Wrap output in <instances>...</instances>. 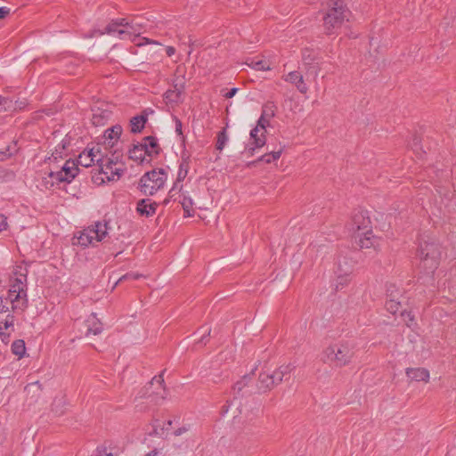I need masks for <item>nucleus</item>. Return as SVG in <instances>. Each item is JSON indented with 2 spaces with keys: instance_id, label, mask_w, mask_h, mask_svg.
<instances>
[{
  "instance_id": "obj_3",
  "label": "nucleus",
  "mask_w": 456,
  "mask_h": 456,
  "mask_svg": "<svg viewBox=\"0 0 456 456\" xmlns=\"http://www.w3.org/2000/svg\"><path fill=\"white\" fill-rule=\"evenodd\" d=\"M99 151H94V149L85 151L79 154L77 164L74 160H67L59 171H51L49 177L57 183L66 182L70 183L77 175L78 167L80 165L85 167H91L94 161L97 162V154Z\"/></svg>"
},
{
  "instance_id": "obj_16",
  "label": "nucleus",
  "mask_w": 456,
  "mask_h": 456,
  "mask_svg": "<svg viewBox=\"0 0 456 456\" xmlns=\"http://www.w3.org/2000/svg\"><path fill=\"white\" fill-rule=\"evenodd\" d=\"M353 238L361 248H376L379 246V239L372 234L371 230H370V232H362Z\"/></svg>"
},
{
  "instance_id": "obj_17",
  "label": "nucleus",
  "mask_w": 456,
  "mask_h": 456,
  "mask_svg": "<svg viewBox=\"0 0 456 456\" xmlns=\"http://www.w3.org/2000/svg\"><path fill=\"white\" fill-rule=\"evenodd\" d=\"M158 203L150 199L140 200L136 204V212L144 217H151L155 215Z\"/></svg>"
},
{
  "instance_id": "obj_58",
  "label": "nucleus",
  "mask_w": 456,
  "mask_h": 456,
  "mask_svg": "<svg viewBox=\"0 0 456 456\" xmlns=\"http://www.w3.org/2000/svg\"><path fill=\"white\" fill-rule=\"evenodd\" d=\"M227 411H228V407H224L223 408V412L224 413V412H227Z\"/></svg>"
},
{
  "instance_id": "obj_35",
  "label": "nucleus",
  "mask_w": 456,
  "mask_h": 456,
  "mask_svg": "<svg viewBox=\"0 0 456 456\" xmlns=\"http://www.w3.org/2000/svg\"><path fill=\"white\" fill-rule=\"evenodd\" d=\"M351 273V268L346 267V270H338V281L336 284V289H338L339 286H343L348 281V275Z\"/></svg>"
},
{
  "instance_id": "obj_45",
  "label": "nucleus",
  "mask_w": 456,
  "mask_h": 456,
  "mask_svg": "<svg viewBox=\"0 0 456 456\" xmlns=\"http://www.w3.org/2000/svg\"><path fill=\"white\" fill-rule=\"evenodd\" d=\"M402 317L403 318V321L405 322L406 325L408 327H411L414 321V316L410 312H403Z\"/></svg>"
},
{
  "instance_id": "obj_41",
  "label": "nucleus",
  "mask_w": 456,
  "mask_h": 456,
  "mask_svg": "<svg viewBox=\"0 0 456 456\" xmlns=\"http://www.w3.org/2000/svg\"><path fill=\"white\" fill-rule=\"evenodd\" d=\"M181 204L183 206V210L187 213V215L190 216H191V208H192V200L191 198L189 197H186V196H183L182 201H181Z\"/></svg>"
},
{
  "instance_id": "obj_18",
  "label": "nucleus",
  "mask_w": 456,
  "mask_h": 456,
  "mask_svg": "<svg viewBox=\"0 0 456 456\" xmlns=\"http://www.w3.org/2000/svg\"><path fill=\"white\" fill-rule=\"evenodd\" d=\"M285 81L291 83L296 86L297 89L301 94H305L308 91V87L304 81L303 75L299 71H291L285 77Z\"/></svg>"
},
{
  "instance_id": "obj_33",
  "label": "nucleus",
  "mask_w": 456,
  "mask_h": 456,
  "mask_svg": "<svg viewBox=\"0 0 456 456\" xmlns=\"http://www.w3.org/2000/svg\"><path fill=\"white\" fill-rule=\"evenodd\" d=\"M400 307L401 303L399 301V297H392L386 302V309L393 314H396Z\"/></svg>"
},
{
  "instance_id": "obj_14",
  "label": "nucleus",
  "mask_w": 456,
  "mask_h": 456,
  "mask_svg": "<svg viewBox=\"0 0 456 456\" xmlns=\"http://www.w3.org/2000/svg\"><path fill=\"white\" fill-rule=\"evenodd\" d=\"M250 142L245 147L244 153L248 156H253L256 150L262 148L265 142V133H260V127H254L250 131Z\"/></svg>"
},
{
  "instance_id": "obj_59",
  "label": "nucleus",
  "mask_w": 456,
  "mask_h": 456,
  "mask_svg": "<svg viewBox=\"0 0 456 456\" xmlns=\"http://www.w3.org/2000/svg\"><path fill=\"white\" fill-rule=\"evenodd\" d=\"M167 203H168V200H166L164 201V204H167Z\"/></svg>"
},
{
  "instance_id": "obj_54",
  "label": "nucleus",
  "mask_w": 456,
  "mask_h": 456,
  "mask_svg": "<svg viewBox=\"0 0 456 456\" xmlns=\"http://www.w3.org/2000/svg\"><path fill=\"white\" fill-rule=\"evenodd\" d=\"M175 48L172 47V46H168L167 49V54L168 56H172L174 53H175Z\"/></svg>"
},
{
  "instance_id": "obj_23",
  "label": "nucleus",
  "mask_w": 456,
  "mask_h": 456,
  "mask_svg": "<svg viewBox=\"0 0 456 456\" xmlns=\"http://www.w3.org/2000/svg\"><path fill=\"white\" fill-rule=\"evenodd\" d=\"M92 122L94 126H102L110 117V111L97 108L93 110Z\"/></svg>"
},
{
  "instance_id": "obj_42",
  "label": "nucleus",
  "mask_w": 456,
  "mask_h": 456,
  "mask_svg": "<svg viewBox=\"0 0 456 456\" xmlns=\"http://www.w3.org/2000/svg\"><path fill=\"white\" fill-rule=\"evenodd\" d=\"M261 116H265L271 119L274 116L273 106L272 104H265L263 108Z\"/></svg>"
},
{
  "instance_id": "obj_26",
  "label": "nucleus",
  "mask_w": 456,
  "mask_h": 456,
  "mask_svg": "<svg viewBox=\"0 0 456 456\" xmlns=\"http://www.w3.org/2000/svg\"><path fill=\"white\" fill-rule=\"evenodd\" d=\"M173 421L168 420L166 423V426L160 427L159 424V420L155 419L152 422V431L151 434H154L159 436H165L167 435V431L169 430V428L172 426Z\"/></svg>"
},
{
  "instance_id": "obj_48",
  "label": "nucleus",
  "mask_w": 456,
  "mask_h": 456,
  "mask_svg": "<svg viewBox=\"0 0 456 456\" xmlns=\"http://www.w3.org/2000/svg\"><path fill=\"white\" fill-rule=\"evenodd\" d=\"M8 224H7V218L0 214V232L7 230Z\"/></svg>"
},
{
  "instance_id": "obj_52",
  "label": "nucleus",
  "mask_w": 456,
  "mask_h": 456,
  "mask_svg": "<svg viewBox=\"0 0 456 456\" xmlns=\"http://www.w3.org/2000/svg\"><path fill=\"white\" fill-rule=\"evenodd\" d=\"M204 332L206 333V335H203V336H202V338H201V339H200V342H201V343H205L206 337H207V336H209V334H210V329H209L208 327H206V328H205V331H204Z\"/></svg>"
},
{
  "instance_id": "obj_44",
  "label": "nucleus",
  "mask_w": 456,
  "mask_h": 456,
  "mask_svg": "<svg viewBox=\"0 0 456 456\" xmlns=\"http://www.w3.org/2000/svg\"><path fill=\"white\" fill-rule=\"evenodd\" d=\"M191 428L190 424H183L182 427L174 430L173 435L175 436H180L185 433H187Z\"/></svg>"
},
{
  "instance_id": "obj_1",
  "label": "nucleus",
  "mask_w": 456,
  "mask_h": 456,
  "mask_svg": "<svg viewBox=\"0 0 456 456\" xmlns=\"http://www.w3.org/2000/svg\"><path fill=\"white\" fill-rule=\"evenodd\" d=\"M146 24L138 19L128 21L126 19H119L110 22L104 32L98 31V35L104 33L118 37L121 40H130L137 46L145 44H157L156 41L146 37H140V35L145 31Z\"/></svg>"
},
{
  "instance_id": "obj_4",
  "label": "nucleus",
  "mask_w": 456,
  "mask_h": 456,
  "mask_svg": "<svg viewBox=\"0 0 456 456\" xmlns=\"http://www.w3.org/2000/svg\"><path fill=\"white\" fill-rule=\"evenodd\" d=\"M418 257L419 258V268L423 269L427 274L433 273L438 267L441 257L439 245L433 240L420 241Z\"/></svg>"
},
{
  "instance_id": "obj_10",
  "label": "nucleus",
  "mask_w": 456,
  "mask_h": 456,
  "mask_svg": "<svg viewBox=\"0 0 456 456\" xmlns=\"http://www.w3.org/2000/svg\"><path fill=\"white\" fill-rule=\"evenodd\" d=\"M348 230L352 232V237L362 232H370V220L366 211L359 210L355 212L348 224Z\"/></svg>"
},
{
  "instance_id": "obj_55",
  "label": "nucleus",
  "mask_w": 456,
  "mask_h": 456,
  "mask_svg": "<svg viewBox=\"0 0 456 456\" xmlns=\"http://www.w3.org/2000/svg\"><path fill=\"white\" fill-rule=\"evenodd\" d=\"M99 455H102V456H113V454L111 452H107L106 449H104L102 452H99Z\"/></svg>"
},
{
  "instance_id": "obj_40",
  "label": "nucleus",
  "mask_w": 456,
  "mask_h": 456,
  "mask_svg": "<svg viewBox=\"0 0 456 456\" xmlns=\"http://www.w3.org/2000/svg\"><path fill=\"white\" fill-rule=\"evenodd\" d=\"M228 140L225 131H222L218 134L216 149L222 151Z\"/></svg>"
},
{
  "instance_id": "obj_5",
  "label": "nucleus",
  "mask_w": 456,
  "mask_h": 456,
  "mask_svg": "<svg viewBox=\"0 0 456 456\" xmlns=\"http://www.w3.org/2000/svg\"><path fill=\"white\" fill-rule=\"evenodd\" d=\"M354 354V346L349 341L340 342L328 346L322 353L324 362L335 363L337 366L348 364Z\"/></svg>"
},
{
  "instance_id": "obj_34",
  "label": "nucleus",
  "mask_w": 456,
  "mask_h": 456,
  "mask_svg": "<svg viewBox=\"0 0 456 456\" xmlns=\"http://www.w3.org/2000/svg\"><path fill=\"white\" fill-rule=\"evenodd\" d=\"M25 391L27 392L28 395H31L32 398L37 399L40 395L41 386L37 381L32 382L26 386Z\"/></svg>"
},
{
  "instance_id": "obj_56",
  "label": "nucleus",
  "mask_w": 456,
  "mask_h": 456,
  "mask_svg": "<svg viewBox=\"0 0 456 456\" xmlns=\"http://www.w3.org/2000/svg\"><path fill=\"white\" fill-rule=\"evenodd\" d=\"M145 456H157V452L156 451H151L149 453H147Z\"/></svg>"
},
{
  "instance_id": "obj_32",
  "label": "nucleus",
  "mask_w": 456,
  "mask_h": 456,
  "mask_svg": "<svg viewBox=\"0 0 456 456\" xmlns=\"http://www.w3.org/2000/svg\"><path fill=\"white\" fill-rule=\"evenodd\" d=\"M281 152H282V150H279V151H272L271 152L267 153V154H264L262 155L258 159L257 161H263V162H265V163H271L274 160H277L278 159H280L281 155Z\"/></svg>"
},
{
  "instance_id": "obj_13",
  "label": "nucleus",
  "mask_w": 456,
  "mask_h": 456,
  "mask_svg": "<svg viewBox=\"0 0 456 456\" xmlns=\"http://www.w3.org/2000/svg\"><path fill=\"white\" fill-rule=\"evenodd\" d=\"M12 310L9 309L8 301L0 297V335L4 337L5 330L13 327L14 316L12 314Z\"/></svg>"
},
{
  "instance_id": "obj_8",
  "label": "nucleus",
  "mask_w": 456,
  "mask_h": 456,
  "mask_svg": "<svg viewBox=\"0 0 456 456\" xmlns=\"http://www.w3.org/2000/svg\"><path fill=\"white\" fill-rule=\"evenodd\" d=\"M349 12L345 9L342 1H335L333 6L323 17V27L328 35L335 33L347 17Z\"/></svg>"
},
{
  "instance_id": "obj_21",
  "label": "nucleus",
  "mask_w": 456,
  "mask_h": 456,
  "mask_svg": "<svg viewBox=\"0 0 456 456\" xmlns=\"http://www.w3.org/2000/svg\"><path fill=\"white\" fill-rule=\"evenodd\" d=\"M86 324L87 326L86 336H89L90 334L98 335L102 331V325L99 319L96 317L95 314H90V316L86 321Z\"/></svg>"
},
{
  "instance_id": "obj_27",
  "label": "nucleus",
  "mask_w": 456,
  "mask_h": 456,
  "mask_svg": "<svg viewBox=\"0 0 456 456\" xmlns=\"http://www.w3.org/2000/svg\"><path fill=\"white\" fill-rule=\"evenodd\" d=\"M294 366L290 363L286 365H281L276 370H273L276 376V380L280 383L282 382L284 376L289 374L293 370Z\"/></svg>"
},
{
  "instance_id": "obj_24",
  "label": "nucleus",
  "mask_w": 456,
  "mask_h": 456,
  "mask_svg": "<svg viewBox=\"0 0 456 456\" xmlns=\"http://www.w3.org/2000/svg\"><path fill=\"white\" fill-rule=\"evenodd\" d=\"M68 401L63 395L55 396L52 403V411L56 415H62L65 411Z\"/></svg>"
},
{
  "instance_id": "obj_30",
  "label": "nucleus",
  "mask_w": 456,
  "mask_h": 456,
  "mask_svg": "<svg viewBox=\"0 0 456 456\" xmlns=\"http://www.w3.org/2000/svg\"><path fill=\"white\" fill-rule=\"evenodd\" d=\"M144 151L141 144L134 145L132 150L129 151V158L134 160L142 161L144 159Z\"/></svg>"
},
{
  "instance_id": "obj_7",
  "label": "nucleus",
  "mask_w": 456,
  "mask_h": 456,
  "mask_svg": "<svg viewBox=\"0 0 456 456\" xmlns=\"http://www.w3.org/2000/svg\"><path fill=\"white\" fill-rule=\"evenodd\" d=\"M167 179V175L162 168L147 172L140 179V191L145 195H154L164 187Z\"/></svg>"
},
{
  "instance_id": "obj_31",
  "label": "nucleus",
  "mask_w": 456,
  "mask_h": 456,
  "mask_svg": "<svg viewBox=\"0 0 456 456\" xmlns=\"http://www.w3.org/2000/svg\"><path fill=\"white\" fill-rule=\"evenodd\" d=\"M122 134V127L119 125L113 126L112 127L107 129L104 133V136L106 139L113 140L118 139Z\"/></svg>"
},
{
  "instance_id": "obj_51",
  "label": "nucleus",
  "mask_w": 456,
  "mask_h": 456,
  "mask_svg": "<svg viewBox=\"0 0 456 456\" xmlns=\"http://www.w3.org/2000/svg\"><path fill=\"white\" fill-rule=\"evenodd\" d=\"M238 92V88L236 87H233L232 88L231 90H229L225 94H224V97L225 98H232L236 93Z\"/></svg>"
},
{
  "instance_id": "obj_11",
  "label": "nucleus",
  "mask_w": 456,
  "mask_h": 456,
  "mask_svg": "<svg viewBox=\"0 0 456 456\" xmlns=\"http://www.w3.org/2000/svg\"><path fill=\"white\" fill-rule=\"evenodd\" d=\"M97 164L99 165L100 172L104 174L109 181L118 180L124 172L121 167H117V160L112 159H109L106 161L97 159Z\"/></svg>"
},
{
  "instance_id": "obj_9",
  "label": "nucleus",
  "mask_w": 456,
  "mask_h": 456,
  "mask_svg": "<svg viewBox=\"0 0 456 456\" xmlns=\"http://www.w3.org/2000/svg\"><path fill=\"white\" fill-rule=\"evenodd\" d=\"M167 392L164 386L163 373L155 376L144 387L142 397H146L155 404L161 403L167 397Z\"/></svg>"
},
{
  "instance_id": "obj_2",
  "label": "nucleus",
  "mask_w": 456,
  "mask_h": 456,
  "mask_svg": "<svg viewBox=\"0 0 456 456\" xmlns=\"http://www.w3.org/2000/svg\"><path fill=\"white\" fill-rule=\"evenodd\" d=\"M28 273L27 267L18 265L10 277L6 300L13 313H23L28 306Z\"/></svg>"
},
{
  "instance_id": "obj_15",
  "label": "nucleus",
  "mask_w": 456,
  "mask_h": 456,
  "mask_svg": "<svg viewBox=\"0 0 456 456\" xmlns=\"http://www.w3.org/2000/svg\"><path fill=\"white\" fill-rule=\"evenodd\" d=\"M314 60L315 56L312 51L305 49L303 52L302 65L305 67L306 73L314 74V78H316L320 72L321 67L319 62L314 61Z\"/></svg>"
},
{
  "instance_id": "obj_19",
  "label": "nucleus",
  "mask_w": 456,
  "mask_h": 456,
  "mask_svg": "<svg viewBox=\"0 0 456 456\" xmlns=\"http://www.w3.org/2000/svg\"><path fill=\"white\" fill-rule=\"evenodd\" d=\"M406 375L414 381L428 382L429 380V371L425 368H408Z\"/></svg>"
},
{
  "instance_id": "obj_57",
  "label": "nucleus",
  "mask_w": 456,
  "mask_h": 456,
  "mask_svg": "<svg viewBox=\"0 0 456 456\" xmlns=\"http://www.w3.org/2000/svg\"><path fill=\"white\" fill-rule=\"evenodd\" d=\"M61 150H64L65 147H66V144L64 143V142L62 141L61 144L58 145V148H61Z\"/></svg>"
},
{
  "instance_id": "obj_46",
  "label": "nucleus",
  "mask_w": 456,
  "mask_h": 456,
  "mask_svg": "<svg viewBox=\"0 0 456 456\" xmlns=\"http://www.w3.org/2000/svg\"><path fill=\"white\" fill-rule=\"evenodd\" d=\"M12 104V101L0 96V111L7 110Z\"/></svg>"
},
{
  "instance_id": "obj_39",
  "label": "nucleus",
  "mask_w": 456,
  "mask_h": 456,
  "mask_svg": "<svg viewBox=\"0 0 456 456\" xmlns=\"http://www.w3.org/2000/svg\"><path fill=\"white\" fill-rule=\"evenodd\" d=\"M270 118L260 116L255 127H260V133H266V126H269Z\"/></svg>"
},
{
  "instance_id": "obj_22",
  "label": "nucleus",
  "mask_w": 456,
  "mask_h": 456,
  "mask_svg": "<svg viewBox=\"0 0 456 456\" xmlns=\"http://www.w3.org/2000/svg\"><path fill=\"white\" fill-rule=\"evenodd\" d=\"M256 368L253 369L251 373L244 375L240 380H238L232 387V393L234 396L240 395L242 390L248 385L252 379V376L255 374Z\"/></svg>"
},
{
  "instance_id": "obj_53",
  "label": "nucleus",
  "mask_w": 456,
  "mask_h": 456,
  "mask_svg": "<svg viewBox=\"0 0 456 456\" xmlns=\"http://www.w3.org/2000/svg\"><path fill=\"white\" fill-rule=\"evenodd\" d=\"M52 157L54 159H57L58 158H61V151H60L59 149H56L55 152L53 153Z\"/></svg>"
},
{
  "instance_id": "obj_47",
  "label": "nucleus",
  "mask_w": 456,
  "mask_h": 456,
  "mask_svg": "<svg viewBox=\"0 0 456 456\" xmlns=\"http://www.w3.org/2000/svg\"><path fill=\"white\" fill-rule=\"evenodd\" d=\"M142 275L137 273H128L123 275L122 277H120L118 281H126V280H137Z\"/></svg>"
},
{
  "instance_id": "obj_50",
  "label": "nucleus",
  "mask_w": 456,
  "mask_h": 456,
  "mask_svg": "<svg viewBox=\"0 0 456 456\" xmlns=\"http://www.w3.org/2000/svg\"><path fill=\"white\" fill-rule=\"evenodd\" d=\"M182 122L178 119V118H175V132L179 134V135H182Z\"/></svg>"
},
{
  "instance_id": "obj_25",
  "label": "nucleus",
  "mask_w": 456,
  "mask_h": 456,
  "mask_svg": "<svg viewBox=\"0 0 456 456\" xmlns=\"http://www.w3.org/2000/svg\"><path fill=\"white\" fill-rule=\"evenodd\" d=\"M147 121V118L145 116L140 115L132 118L130 120L131 132L134 134L139 133L144 127V125Z\"/></svg>"
},
{
  "instance_id": "obj_37",
  "label": "nucleus",
  "mask_w": 456,
  "mask_h": 456,
  "mask_svg": "<svg viewBox=\"0 0 456 456\" xmlns=\"http://www.w3.org/2000/svg\"><path fill=\"white\" fill-rule=\"evenodd\" d=\"M188 170H189V163L187 161L186 159H183V161L181 162L180 166H179V170H178V173H177V181H183L187 174H188Z\"/></svg>"
},
{
  "instance_id": "obj_20",
  "label": "nucleus",
  "mask_w": 456,
  "mask_h": 456,
  "mask_svg": "<svg viewBox=\"0 0 456 456\" xmlns=\"http://www.w3.org/2000/svg\"><path fill=\"white\" fill-rule=\"evenodd\" d=\"M144 142L140 143L142 146L144 153L148 156L157 155L159 152V146L158 140L153 136H147L143 140Z\"/></svg>"
},
{
  "instance_id": "obj_38",
  "label": "nucleus",
  "mask_w": 456,
  "mask_h": 456,
  "mask_svg": "<svg viewBox=\"0 0 456 456\" xmlns=\"http://www.w3.org/2000/svg\"><path fill=\"white\" fill-rule=\"evenodd\" d=\"M180 91L177 90H168L165 94V98L168 102H177L180 99Z\"/></svg>"
},
{
  "instance_id": "obj_43",
  "label": "nucleus",
  "mask_w": 456,
  "mask_h": 456,
  "mask_svg": "<svg viewBox=\"0 0 456 456\" xmlns=\"http://www.w3.org/2000/svg\"><path fill=\"white\" fill-rule=\"evenodd\" d=\"M387 297L389 298L392 297H399L400 290L395 285H389L387 289Z\"/></svg>"
},
{
  "instance_id": "obj_6",
  "label": "nucleus",
  "mask_w": 456,
  "mask_h": 456,
  "mask_svg": "<svg viewBox=\"0 0 456 456\" xmlns=\"http://www.w3.org/2000/svg\"><path fill=\"white\" fill-rule=\"evenodd\" d=\"M108 234L107 222H95L87 228L79 232L77 236L73 238V244L80 245L83 248L94 246L95 242H100Z\"/></svg>"
},
{
  "instance_id": "obj_12",
  "label": "nucleus",
  "mask_w": 456,
  "mask_h": 456,
  "mask_svg": "<svg viewBox=\"0 0 456 456\" xmlns=\"http://www.w3.org/2000/svg\"><path fill=\"white\" fill-rule=\"evenodd\" d=\"M279 384L273 371L263 370L257 376L256 388L259 393L269 392Z\"/></svg>"
},
{
  "instance_id": "obj_49",
  "label": "nucleus",
  "mask_w": 456,
  "mask_h": 456,
  "mask_svg": "<svg viewBox=\"0 0 456 456\" xmlns=\"http://www.w3.org/2000/svg\"><path fill=\"white\" fill-rule=\"evenodd\" d=\"M10 13L8 7H0V20L4 19Z\"/></svg>"
},
{
  "instance_id": "obj_36",
  "label": "nucleus",
  "mask_w": 456,
  "mask_h": 456,
  "mask_svg": "<svg viewBox=\"0 0 456 456\" xmlns=\"http://www.w3.org/2000/svg\"><path fill=\"white\" fill-rule=\"evenodd\" d=\"M16 142L8 145L4 151H0V161H4L17 152Z\"/></svg>"
},
{
  "instance_id": "obj_29",
  "label": "nucleus",
  "mask_w": 456,
  "mask_h": 456,
  "mask_svg": "<svg viewBox=\"0 0 456 456\" xmlns=\"http://www.w3.org/2000/svg\"><path fill=\"white\" fill-rule=\"evenodd\" d=\"M12 352L13 354L17 355L19 358H21L26 352L25 342L22 339L15 340L12 344Z\"/></svg>"
},
{
  "instance_id": "obj_28",
  "label": "nucleus",
  "mask_w": 456,
  "mask_h": 456,
  "mask_svg": "<svg viewBox=\"0 0 456 456\" xmlns=\"http://www.w3.org/2000/svg\"><path fill=\"white\" fill-rule=\"evenodd\" d=\"M247 64L258 71H265L271 69L270 63L265 60L256 61L255 59H251L250 62H247Z\"/></svg>"
}]
</instances>
